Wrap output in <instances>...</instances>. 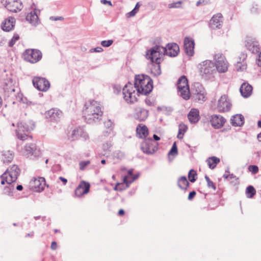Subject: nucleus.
<instances>
[{"label": "nucleus", "mask_w": 261, "mask_h": 261, "mask_svg": "<svg viewBox=\"0 0 261 261\" xmlns=\"http://www.w3.org/2000/svg\"><path fill=\"white\" fill-rule=\"evenodd\" d=\"M153 89L152 80L148 75L141 74L136 75L135 77L134 85L128 82L123 88L122 92L124 100L127 102L133 103L137 101L135 91L137 94L147 95Z\"/></svg>", "instance_id": "nucleus-1"}, {"label": "nucleus", "mask_w": 261, "mask_h": 261, "mask_svg": "<svg viewBox=\"0 0 261 261\" xmlns=\"http://www.w3.org/2000/svg\"><path fill=\"white\" fill-rule=\"evenodd\" d=\"M83 114L87 123H91L101 120L103 112L99 103L94 100L85 105Z\"/></svg>", "instance_id": "nucleus-2"}, {"label": "nucleus", "mask_w": 261, "mask_h": 261, "mask_svg": "<svg viewBox=\"0 0 261 261\" xmlns=\"http://www.w3.org/2000/svg\"><path fill=\"white\" fill-rule=\"evenodd\" d=\"M165 56L163 47L160 45H155L147 50L146 57L149 59L153 63L160 64L163 61Z\"/></svg>", "instance_id": "nucleus-3"}, {"label": "nucleus", "mask_w": 261, "mask_h": 261, "mask_svg": "<svg viewBox=\"0 0 261 261\" xmlns=\"http://www.w3.org/2000/svg\"><path fill=\"white\" fill-rule=\"evenodd\" d=\"M206 93L202 85L199 82L194 83L192 88L191 98L193 101L202 103L206 98Z\"/></svg>", "instance_id": "nucleus-4"}, {"label": "nucleus", "mask_w": 261, "mask_h": 261, "mask_svg": "<svg viewBox=\"0 0 261 261\" xmlns=\"http://www.w3.org/2000/svg\"><path fill=\"white\" fill-rule=\"evenodd\" d=\"M33 127H30L29 125L24 122H20L17 124V128L16 129V134L17 138L21 140H25L28 138L32 139V136H29V133Z\"/></svg>", "instance_id": "nucleus-5"}, {"label": "nucleus", "mask_w": 261, "mask_h": 261, "mask_svg": "<svg viewBox=\"0 0 261 261\" xmlns=\"http://www.w3.org/2000/svg\"><path fill=\"white\" fill-rule=\"evenodd\" d=\"M42 57L40 50L36 49H28L23 54L24 59L32 64H34L40 61Z\"/></svg>", "instance_id": "nucleus-6"}, {"label": "nucleus", "mask_w": 261, "mask_h": 261, "mask_svg": "<svg viewBox=\"0 0 261 261\" xmlns=\"http://www.w3.org/2000/svg\"><path fill=\"white\" fill-rule=\"evenodd\" d=\"M202 65H210L215 64V65H228V62L225 56L221 53L216 54L214 55L213 61L206 60L203 62Z\"/></svg>", "instance_id": "nucleus-7"}, {"label": "nucleus", "mask_w": 261, "mask_h": 261, "mask_svg": "<svg viewBox=\"0 0 261 261\" xmlns=\"http://www.w3.org/2000/svg\"><path fill=\"white\" fill-rule=\"evenodd\" d=\"M34 87L40 91H47L50 87V83L44 77L36 76L32 80Z\"/></svg>", "instance_id": "nucleus-8"}, {"label": "nucleus", "mask_w": 261, "mask_h": 261, "mask_svg": "<svg viewBox=\"0 0 261 261\" xmlns=\"http://www.w3.org/2000/svg\"><path fill=\"white\" fill-rule=\"evenodd\" d=\"M44 115L47 121L57 123L60 121L62 116V112L59 109L53 108L45 112Z\"/></svg>", "instance_id": "nucleus-9"}, {"label": "nucleus", "mask_w": 261, "mask_h": 261, "mask_svg": "<svg viewBox=\"0 0 261 261\" xmlns=\"http://www.w3.org/2000/svg\"><path fill=\"white\" fill-rule=\"evenodd\" d=\"M153 143L151 138L145 139L141 144V149L146 154H153L156 151V148Z\"/></svg>", "instance_id": "nucleus-10"}, {"label": "nucleus", "mask_w": 261, "mask_h": 261, "mask_svg": "<svg viewBox=\"0 0 261 261\" xmlns=\"http://www.w3.org/2000/svg\"><path fill=\"white\" fill-rule=\"evenodd\" d=\"M164 53L170 57H175L179 52V47L175 43H170L166 45V47H163Z\"/></svg>", "instance_id": "nucleus-11"}, {"label": "nucleus", "mask_w": 261, "mask_h": 261, "mask_svg": "<svg viewBox=\"0 0 261 261\" xmlns=\"http://www.w3.org/2000/svg\"><path fill=\"white\" fill-rule=\"evenodd\" d=\"M8 171H6L1 176V184L4 185L6 182L8 184V186H6L5 188V193L8 195H10L12 193V190L14 189L13 186L11 184L14 181L8 176Z\"/></svg>", "instance_id": "nucleus-12"}, {"label": "nucleus", "mask_w": 261, "mask_h": 261, "mask_svg": "<svg viewBox=\"0 0 261 261\" xmlns=\"http://www.w3.org/2000/svg\"><path fill=\"white\" fill-rule=\"evenodd\" d=\"M245 45L246 48L253 54H256L259 52L258 42L254 38L247 37L245 42Z\"/></svg>", "instance_id": "nucleus-13"}, {"label": "nucleus", "mask_w": 261, "mask_h": 261, "mask_svg": "<svg viewBox=\"0 0 261 261\" xmlns=\"http://www.w3.org/2000/svg\"><path fill=\"white\" fill-rule=\"evenodd\" d=\"M200 75L205 80H211L214 77L216 70L213 66H202L200 69Z\"/></svg>", "instance_id": "nucleus-14"}, {"label": "nucleus", "mask_w": 261, "mask_h": 261, "mask_svg": "<svg viewBox=\"0 0 261 261\" xmlns=\"http://www.w3.org/2000/svg\"><path fill=\"white\" fill-rule=\"evenodd\" d=\"M6 8L11 12H17L22 9V3L20 0H7Z\"/></svg>", "instance_id": "nucleus-15"}, {"label": "nucleus", "mask_w": 261, "mask_h": 261, "mask_svg": "<svg viewBox=\"0 0 261 261\" xmlns=\"http://www.w3.org/2000/svg\"><path fill=\"white\" fill-rule=\"evenodd\" d=\"M223 16L221 13H217L212 17L209 22V27L211 29L215 30L219 29L222 26Z\"/></svg>", "instance_id": "nucleus-16"}, {"label": "nucleus", "mask_w": 261, "mask_h": 261, "mask_svg": "<svg viewBox=\"0 0 261 261\" xmlns=\"http://www.w3.org/2000/svg\"><path fill=\"white\" fill-rule=\"evenodd\" d=\"M231 104L227 100L226 95L222 96L219 99L217 109L219 112H228L230 110Z\"/></svg>", "instance_id": "nucleus-17"}, {"label": "nucleus", "mask_w": 261, "mask_h": 261, "mask_svg": "<svg viewBox=\"0 0 261 261\" xmlns=\"http://www.w3.org/2000/svg\"><path fill=\"white\" fill-rule=\"evenodd\" d=\"M90 185L85 181H82L75 190V195L80 197L83 195L87 194L90 190Z\"/></svg>", "instance_id": "nucleus-18"}, {"label": "nucleus", "mask_w": 261, "mask_h": 261, "mask_svg": "<svg viewBox=\"0 0 261 261\" xmlns=\"http://www.w3.org/2000/svg\"><path fill=\"white\" fill-rule=\"evenodd\" d=\"M211 125L215 128H220L226 122V119L220 115H213L211 116L210 119Z\"/></svg>", "instance_id": "nucleus-19"}, {"label": "nucleus", "mask_w": 261, "mask_h": 261, "mask_svg": "<svg viewBox=\"0 0 261 261\" xmlns=\"http://www.w3.org/2000/svg\"><path fill=\"white\" fill-rule=\"evenodd\" d=\"M148 116V111L141 108L137 107L135 109L134 117L135 119L139 121H145Z\"/></svg>", "instance_id": "nucleus-20"}, {"label": "nucleus", "mask_w": 261, "mask_h": 261, "mask_svg": "<svg viewBox=\"0 0 261 261\" xmlns=\"http://www.w3.org/2000/svg\"><path fill=\"white\" fill-rule=\"evenodd\" d=\"M9 92L10 94H8L7 96L8 97H10L12 98L11 99V101L12 102L13 104H15L16 102V101L13 99L14 97H15L16 100L17 101L25 103L24 99L23 97V94L20 91L15 93V89L12 88L10 89V91H8V92H7L6 91H5V95H6L7 94V93H9Z\"/></svg>", "instance_id": "nucleus-21"}, {"label": "nucleus", "mask_w": 261, "mask_h": 261, "mask_svg": "<svg viewBox=\"0 0 261 261\" xmlns=\"http://www.w3.org/2000/svg\"><path fill=\"white\" fill-rule=\"evenodd\" d=\"M184 48L187 55L189 56L193 55L194 53V41L192 38L189 37H185L184 39Z\"/></svg>", "instance_id": "nucleus-22"}, {"label": "nucleus", "mask_w": 261, "mask_h": 261, "mask_svg": "<svg viewBox=\"0 0 261 261\" xmlns=\"http://www.w3.org/2000/svg\"><path fill=\"white\" fill-rule=\"evenodd\" d=\"M25 150L28 154L30 156H34L35 158L38 157L41 154L40 149L34 143L27 144L25 146Z\"/></svg>", "instance_id": "nucleus-23"}, {"label": "nucleus", "mask_w": 261, "mask_h": 261, "mask_svg": "<svg viewBox=\"0 0 261 261\" xmlns=\"http://www.w3.org/2000/svg\"><path fill=\"white\" fill-rule=\"evenodd\" d=\"M33 188L37 192L42 191L46 185L45 179L44 177H40L35 178L32 182Z\"/></svg>", "instance_id": "nucleus-24"}, {"label": "nucleus", "mask_w": 261, "mask_h": 261, "mask_svg": "<svg viewBox=\"0 0 261 261\" xmlns=\"http://www.w3.org/2000/svg\"><path fill=\"white\" fill-rule=\"evenodd\" d=\"M240 91L243 97L247 98L252 93V87L248 83H244L240 88Z\"/></svg>", "instance_id": "nucleus-25"}, {"label": "nucleus", "mask_w": 261, "mask_h": 261, "mask_svg": "<svg viewBox=\"0 0 261 261\" xmlns=\"http://www.w3.org/2000/svg\"><path fill=\"white\" fill-rule=\"evenodd\" d=\"M15 22V18L10 17L2 23L1 25L2 29L5 31L9 32L13 29Z\"/></svg>", "instance_id": "nucleus-26"}, {"label": "nucleus", "mask_w": 261, "mask_h": 261, "mask_svg": "<svg viewBox=\"0 0 261 261\" xmlns=\"http://www.w3.org/2000/svg\"><path fill=\"white\" fill-rule=\"evenodd\" d=\"M6 171H8V176H9V178H11L15 182L20 174V169L18 166L16 165H13Z\"/></svg>", "instance_id": "nucleus-27"}, {"label": "nucleus", "mask_w": 261, "mask_h": 261, "mask_svg": "<svg viewBox=\"0 0 261 261\" xmlns=\"http://www.w3.org/2000/svg\"><path fill=\"white\" fill-rule=\"evenodd\" d=\"M188 119L192 123H196L199 120V112L197 109H192L188 115Z\"/></svg>", "instance_id": "nucleus-28"}, {"label": "nucleus", "mask_w": 261, "mask_h": 261, "mask_svg": "<svg viewBox=\"0 0 261 261\" xmlns=\"http://www.w3.org/2000/svg\"><path fill=\"white\" fill-rule=\"evenodd\" d=\"M231 123L234 126H241L244 123V118L242 114H236L232 116Z\"/></svg>", "instance_id": "nucleus-29"}, {"label": "nucleus", "mask_w": 261, "mask_h": 261, "mask_svg": "<svg viewBox=\"0 0 261 261\" xmlns=\"http://www.w3.org/2000/svg\"><path fill=\"white\" fill-rule=\"evenodd\" d=\"M137 135L140 138H145L148 135V129L145 125L139 124L136 128Z\"/></svg>", "instance_id": "nucleus-30"}, {"label": "nucleus", "mask_w": 261, "mask_h": 261, "mask_svg": "<svg viewBox=\"0 0 261 261\" xmlns=\"http://www.w3.org/2000/svg\"><path fill=\"white\" fill-rule=\"evenodd\" d=\"M189 185L186 176H182L178 179L177 185L180 189L186 191Z\"/></svg>", "instance_id": "nucleus-31"}, {"label": "nucleus", "mask_w": 261, "mask_h": 261, "mask_svg": "<svg viewBox=\"0 0 261 261\" xmlns=\"http://www.w3.org/2000/svg\"><path fill=\"white\" fill-rule=\"evenodd\" d=\"M177 89H184L189 88L188 79L185 75H182L177 81Z\"/></svg>", "instance_id": "nucleus-32"}, {"label": "nucleus", "mask_w": 261, "mask_h": 261, "mask_svg": "<svg viewBox=\"0 0 261 261\" xmlns=\"http://www.w3.org/2000/svg\"><path fill=\"white\" fill-rule=\"evenodd\" d=\"M26 19L32 25H36L38 21V17L35 12H31L28 14Z\"/></svg>", "instance_id": "nucleus-33"}, {"label": "nucleus", "mask_w": 261, "mask_h": 261, "mask_svg": "<svg viewBox=\"0 0 261 261\" xmlns=\"http://www.w3.org/2000/svg\"><path fill=\"white\" fill-rule=\"evenodd\" d=\"M13 155L10 151H4L2 152V161L4 163H9L13 160Z\"/></svg>", "instance_id": "nucleus-34"}, {"label": "nucleus", "mask_w": 261, "mask_h": 261, "mask_svg": "<svg viewBox=\"0 0 261 261\" xmlns=\"http://www.w3.org/2000/svg\"><path fill=\"white\" fill-rule=\"evenodd\" d=\"M206 162H207V164L210 169H214L216 165L220 162V160L219 158L216 156H211L208 158L206 160Z\"/></svg>", "instance_id": "nucleus-35"}, {"label": "nucleus", "mask_w": 261, "mask_h": 261, "mask_svg": "<svg viewBox=\"0 0 261 261\" xmlns=\"http://www.w3.org/2000/svg\"><path fill=\"white\" fill-rule=\"evenodd\" d=\"M178 94L185 99L188 100L190 97V91L189 88L184 89H178Z\"/></svg>", "instance_id": "nucleus-36"}, {"label": "nucleus", "mask_w": 261, "mask_h": 261, "mask_svg": "<svg viewBox=\"0 0 261 261\" xmlns=\"http://www.w3.org/2000/svg\"><path fill=\"white\" fill-rule=\"evenodd\" d=\"M246 195L248 198H252L256 194V190L252 186H249L246 189Z\"/></svg>", "instance_id": "nucleus-37"}, {"label": "nucleus", "mask_w": 261, "mask_h": 261, "mask_svg": "<svg viewBox=\"0 0 261 261\" xmlns=\"http://www.w3.org/2000/svg\"><path fill=\"white\" fill-rule=\"evenodd\" d=\"M197 173L196 171L192 169L188 172V178L190 182H194L197 179Z\"/></svg>", "instance_id": "nucleus-38"}, {"label": "nucleus", "mask_w": 261, "mask_h": 261, "mask_svg": "<svg viewBox=\"0 0 261 261\" xmlns=\"http://www.w3.org/2000/svg\"><path fill=\"white\" fill-rule=\"evenodd\" d=\"M187 129V127L181 124L179 125V129H178V133L177 136V138L179 139H182L183 138L184 135L185 133L186 132Z\"/></svg>", "instance_id": "nucleus-39"}, {"label": "nucleus", "mask_w": 261, "mask_h": 261, "mask_svg": "<svg viewBox=\"0 0 261 261\" xmlns=\"http://www.w3.org/2000/svg\"><path fill=\"white\" fill-rule=\"evenodd\" d=\"M77 131V136L81 137L84 138L85 140L89 138L88 135L84 132L83 128L81 126H79L76 128Z\"/></svg>", "instance_id": "nucleus-40"}, {"label": "nucleus", "mask_w": 261, "mask_h": 261, "mask_svg": "<svg viewBox=\"0 0 261 261\" xmlns=\"http://www.w3.org/2000/svg\"><path fill=\"white\" fill-rule=\"evenodd\" d=\"M150 70L154 76H158L161 74V66H152Z\"/></svg>", "instance_id": "nucleus-41"}, {"label": "nucleus", "mask_w": 261, "mask_h": 261, "mask_svg": "<svg viewBox=\"0 0 261 261\" xmlns=\"http://www.w3.org/2000/svg\"><path fill=\"white\" fill-rule=\"evenodd\" d=\"M177 154H178L177 147L176 142H175L173 144L172 146L171 149L170 150V151H169V152L168 153V155H171L175 156Z\"/></svg>", "instance_id": "nucleus-42"}, {"label": "nucleus", "mask_w": 261, "mask_h": 261, "mask_svg": "<svg viewBox=\"0 0 261 261\" xmlns=\"http://www.w3.org/2000/svg\"><path fill=\"white\" fill-rule=\"evenodd\" d=\"M204 178L207 182V187L209 188H212L213 190H215L216 189V187L215 184L210 179L209 177L205 175Z\"/></svg>", "instance_id": "nucleus-43"}, {"label": "nucleus", "mask_w": 261, "mask_h": 261, "mask_svg": "<svg viewBox=\"0 0 261 261\" xmlns=\"http://www.w3.org/2000/svg\"><path fill=\"white\" fill-rule=\"evenodd\" d=\"M105 127L112 130L114 127V123L112 121L111 119H108L104 122Z\"/></svg>", "instance_id": "nucleus-44"}, {"label": "nucleus", "mask_w": 261, "mask_h": 261, "mask_svg": "<svg viewBox=\"0 0 261 261\" xmlns=\"http://www.w3.org/2000/svg\"><path fill=\"white\" fill-rule=\"evenodd\" d=\"M216 70V73H224L228 70V66H213Z\"/></svg>", "instance_id": "nucleus-45"}, {"label": "nucleus", "mask_w": 261, "mask_h": 261, "mask_svg": "<svg viewBox=\"0 0 261 261\" xmlns=\"http://www.w3.org/2000/svg\"><path fill=\"white\" fill-rule=\"evenodd\" d=\"M247 57V55L244 53H241L239 57V60L237 61L238 64H242V65H245L246 64V62H244V61L246 60Z\"/></svg>", "instance_id": "nucleus-46"}, {"label": "nucleus", "mask_w": 261, "mask_h": 261, "mask_svg": "<svg viewBox=\"0 0 261 261\" xmlns=\"http://www.w3.org/2000/svg\"><path fill=\"white\" fill-rule=\"evenodd\" d=\"M181 1H178L168 4V7L170 9L172 8H179L181 7Z\"/></svg>", "instance_id": "nucleus-47"}, {"label": "nucleus", "mask_w": 261, "mask_h": 261, "mask_svg": "<svg viewBox=\"0 0 261 261\" xmlns=\"http://www.w3.org/2000/svg\"><path fill=\"white\" fill-rule=\"evenodd\" d=\"M248 170L253 174H256L259 170L258 166L254 165L249 166Z\"/></svg>", "instance_id": "nucleus-48"}, {"label": "nucleus", "mask_w": 261, "mask_h": 261, "mask_svg": "<svg viewBox=\"0 0 261 261\" xmlns=\"http://www.w3.org/2000/svg\"><path fill=\"white\" fill-rule=\"evenodd\" d=\"M19 38V36L18 35H17V34L14 35V36L13 37V38L9 41V46L10 47H12L15 44L17 40H18Z\"/></svg>", "instance_id": "nucleus-49"}, {"label": "nucleus", "mask_w": 261, "mask_h": 261, "mask_svg": "<svg viewBox=\"0 0 261 261\" xmlns=\"http://www.w3.org/2000/svg\"><path fill=\"white\" fill-rule=\"evenodd\" d=\"M90 163V161H81L79 163L80 169L83 170Z\"/></svg>", "instance_id": "nucleus-50"}, {"label": "nucleus", "mask_w": 261, "mask_h": 261, "mask_svg": "<svg viewBox=\"0 0 261 261\" xmlns=\"http://www.w3.org/2000/svg\"><path fill=\"white\" fill-rule=\"evenodd\" d=\"M113 43L112 40H103L101 42V45L103 47H109Z\"/></svg>", "instance_id": "nucleus-51"}, {"label": "nucleus", "mask_w": 261, "mask_h": 261, "mask_svg": "<svg viewBox=\"0 0 261 261\" xmlns=\"http://www.w3.org/2000/svg\"><path fill=\"white\" fill-rule=\"evenodd\" d=\"M228 179L229 180H230V182L234 184V185L237 183L238 180V178L237 177V176L233 174H229Z\"/></svg>", "instance_id": "nucleus-52"}, {"label": "nucleus", "mask_w": 261, "mask_h": 261, "mask_svg": "<svg viewBox=\"0 0 261 261\" xmlns=\"http://www.w3.org/2000/svg\"><path fill=\"white\" fill-rule=\"evenodd\" d=\"M77 128L74 129L70 136V139L71 141H74L78 139L79 136H77Z\"/></svg>", "instance_id": "nucleus-53"}, {"label": "nucleus", "mask_w": 261, "mask_h": 261, "mask_svg": "<svg viewBox=\"0 0 261 261\" xmlns=\"http://www.w3.org/2000/svg\"><path fill=\"white\" fill-rule=\"evenodd\" d=\"M103 51V48L101 47H97L94 48H92L90 50V53H100Z\"/></svg>", "instance_id": "nucleus-54"}, {"label": "nucleus", "mask_w": 261, "mask_h": 261, "mask_svg": "<svg viewBox=\"0 0 261 261\" xmlns=\"http://www.w3.org/2000/svg\"><path fill=\"white\" fill-rule=\"evenodd\" d=\"M137 10L133 9L130 12H129L126 14V17L128 18L133 17L135 15V14L137 13Z\"/></svg>", "instance_id": "nucleus-55"}, {"label": "nucleus", "mask_w": 261, "mask_h": 261, "mask_svg": "<svg viewBox=\"0 0 261 261\" xmlns=\"http://www.w3.org/2000/svg\"><path fill=\"white\" fill-rule=\"evenodd\" d=\"M196 194V193L195 191H192L191 192H190L189 194V195H188V200H192L194 197L195 196Z\"/></svg>", "instance_id": "nucleus-56"}, {"label": "nucleus", "mask_w": 261, "mask_h": 261, "mask_svg": "<svg viewBox=\"0 0 261 261\" xmlns=\"http://www.w3.org/2000/svg\"><path fill=\"white\" fill-rule=\"evenodd\" d=\"M112 146L111 143L107 142L103 144V149L105 151L108 150Z\"/></svg>", "instance_id": "nucleus-57"}, {"label": "nucleus", "mask_w": 261, "mask_h": 261, "mask_svg": "<svg viewBox=\"0 0 261 261\" xmlns=\"http://www.w3.org/2000/svg\"><path fill=\"white\" fill-rule=\"evenodd\" d=\"M120 186H122L120 183H117L114 188V190L121 191L124 189V188H120Z\"/></svg>", "instance_id": "nucleus-58"}, {"label": "nucleus", "mask_w": 261, "mask_h": 261, "mask_svg": "<svg viewBox=\"0 0 261 261\" xmlns=\"http://www.w3.org/2000/svg\"><path fill=\"white\" fill-rule=\"evenodd\" d=\"M100 2L104 5H108L110 6H112V4L111 1L108 0H101Z\"/></svg>", "instance_id": "nucleus-59"}, {"label": "nucleus", "mask_w": 261, "mask_h": 261, "mask_svg": "<svg viewBox=\"0 0 261 261\" xmlns=\"http://www.w3.org/2000/svg\"><path fill=\"white\" fill-rule=\"evenodd\" d=\"M256 60L257 62V65H259V63H260L261 65V52L257 55Z\"/></svg>", "instance_id": "nucleus-60"}, {"label": "nucleus", "mask_w": 261, "mask_h": 261, "mask_svg": "<svg viewBox=\"0 0 261 261\" xmlns=\"http://www.w3.org/2000/svg\"><path fill=\"white\" fill-rule=\"evenodd\" d=\"M57 244L55 241H53L51 244V248L53 250H56L57 249Z\"/></svg>", "instance_id": "nucleus-61"}, {"label": "nucleus", "mask_w": 261, "mask_h": 261, "mask_svg": "<svg viewBox=\"0 0 261 261\" xmlns=\"http://www.w3.org/2000/svg\"><path fill=\"white\" fill-rule=\"evenodd\" d=\"M59 179L63 182L64 185H66L67 182V180L65 178L60 176Z\"/></svg>", "instance_id": "nucleus-62"}, {"label": "nucleus", "mask_w": 261, "mask_h": 261, "mask_svg": "<svg viewBox=\"0 0 261 261\" xmlns=\"http://www.w3.org/2000/svg\"><path fill=\"white\" fill-rule=\"evenodd\" d=\"M127 178V176H124L123 178V182L124 183L126 184L127 186H128V185L131 183L132 181H128Z\"/></svg>", "instance_id": "nucleus-63"}, {"label": "nucleus", "mask_w": 261, "mask_h": 261, "mask_svg": "<svg viewBox=\"0 0 261 261\" xmlns=\"http://www.w3.org/2000/svg\"><path fill=\"white\" fill-rule=\"evenodd\" d=\"M145 103L148 105V106H151L152 105V102L150 101V99L146 98L145 100Z\"/></svg>", "instance_id": "nucleus-64"}]
</instances>
